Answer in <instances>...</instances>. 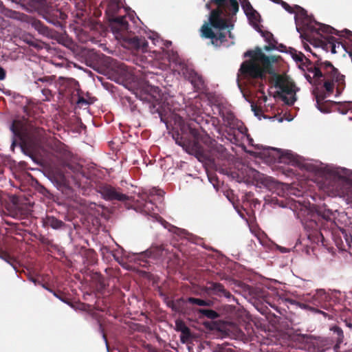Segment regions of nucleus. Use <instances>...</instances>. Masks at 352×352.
<instances>
[{
    "label": "nucleus",
    "mask_w": 352,
    "mask_h": 352,
    "mask_svg": "<svg viewBox=\"0 0 352 352\" xmlns=\"http://www.w3.org/2000/svg\"><path fill=\"white\" fill-rule=\"evenodd\" d=\"M38 107L28 103L23 107L27 116L12 120L10 129L13 135L12 146L19 144L24 154L34 161L36 158L54 164L65 165L72 158L68 146L56 138H48L45 130L38 125L34 120Z\"/></svg>",
    "instance_id": "1"
},
{
    "label": "nucleus",
    "mask_w": 352,
    "mask_h": 352,
    "mask_svg": "<svg viewBox=\"0 0 352 352\" xmlns=\"http://www.w3.org/2000/svg\"><path fill=\"white\" fill-rule=\"evenodd\" d=\"M175 122L182 131L173 135L176 144L183 148H190L199 161L214 160V158L225 160L228 157L227 149L211 138L204 130L199 131L191 123H184L179 116H174Z\"/></svg>",
    "instance_id": "2"
},
{
    "label": "nucleus",
    "mask_w": 352,
    "mask_h": 352,
    "mask_svg": "<svg viewBox=\"0 0 352 352\" xmlns=\"http://www.w3.org/2000/svg\"><path fill=\"white\" fill-rule=\"evenodd\" d=\"M160 92L161 91L157 87L151 86L150 85H144L139 91H138L136 95L140 98L141 100L147 102L151 104V112L153 113H157L162 121L166 124L168 122H173L175 125L174 127L176 128L177 131L173 133V136L175 135V136L177 137V133H179L180 135L182 134L179 126L175 122L174 116H180L184 120V123H191L192 126H194L196 129H199V131L202 130L201 127L197 128L193 122V121H195L197 124H199L198 115L201 113V109L199 106L194 104H189L186 106V111L189 117L197 116V117L195 118H190V122H186L182 116L174 113H171L168 117H166L168 111L170 112L171 109L168 107V104H166L165 102L163 101V97Z\"/></svg>",
    "instance_id": "3"
},
{
    "label": "nucleus",
    "mask_w": 352,
    "mask_h": 352,
    "mask_svg": "<svg viewBox=\"0 0 352 352\" xmlns=\"http://www.w3.org/2000/svg\"><path fill=\"white\" fill-rule=\"evenodd\" d=\"M120 9V0H109L105 13L108 16L109 25L116 39L122 41L124 47L130 49L145 51L147 41L143 36H138L129 31L127 16H116Z\"/></svg>",
    "instance_id": "4"
},
{
    "label": "nucleus",
    "mask_w": 352,
    "mask_h": 352,
    "mask_svg": "<svg viewBox=\"0 0 352 352\" xmlns=\"http://www.w3.org/2000/svg\"><path fill=\"white\" fill-rule=\"evenodd\" d=\"M331 330L337 336L335 344L334 340L331 338H313L308 335H298L294 340V346L310 352H325L333 346L334 351H337L343 342V331L338 326L333 327Z\"/></svg>",
    "instance_id": "5"
},
{
    "label": "nucleus",
    "mask_w": 352,
    "mask_h": 352,
    "mask_svg": "<svg viewBox=\"0 0 352 352\" xmlns=\"http://www.w3.org/2000/svg\"><path fill=\"white\" fill-rule=\"evenodd\" d=\"M333 219V214L331 210L319 207L316 210V214L312 215L311 219L305 220L304 223L305 228L311 230L308 237L315 243L321 242L324 245V229L332 230L337 228Z\"/></svg>",
    "instance_id": "6"
},
{
    "label": "nucleus",
    "mask_w": 352,
    "mask_h": 352,
    "mask_svg": "<svg viewBox=\"0 0 352 352\" xmlns=\"http://www.w3.org/2000/svg\"><path fill=\"white\" fill-rule=\"evenodd\" d=\"M323 76L322 78L323 87L329 96L333 94L334 87L336 88V96H340L345 87L344 76L341 74L331 62L322 61L318 58V63Z\"/></svg>",
    "instance_id": "7"
},
{
    "label": "nucleus",
    "mask_w": 352,
    "mask_h": 352,
    "mask_svg": "<svg viewBox=\"0 0 352 352\" xmlns=\"http://www.w3.org/2000/svg\"><path fill=\"white\" fill-rule=\"evenodd\" d=\"M148 45H147L146 50L144 52L135 49L133 50L138 52L148 53V56L151 58L148 59L147 56H144L146 59V62L162 69H164L171 61L178 63L179 65L182 63L181 61L179 60V56L176 52L173 50H165L164 49L161 48L160 51L154 50L151 52H148Z\"/></svg>",
    "instance_id": "8"
},
{
    "label": "nucleus",
    "mask_w": 352,
    "mask_h": 352,
    "mask_svg": "<svg viewBox=\"0 0 352 352\" xmlns=\"http://www.w3.org/2000/svg\"><path fill=\"white\" fill-rule=\"evenodd\" d=\"M274 86L280 89L277 94L288 105H292L296 100V93L298 89L294 82L286 77L276 75L274 80Z\"/></svg>",
    "instance_id": "9"
},
{
    "label": "nucleus",
    "mask_w": 352,
    "mask_h": 352,
    "mask_svg": "<svg viewBox=\"0 0 352 352\" xmlns=\"http://www.w3.org/2000/svg\"><path fill=\"white\" fill-rule=\"evenodd\" d=\"M267 69L260 64L254 63L252 60L243 61L239 69L238 76L248 81L261 80L265 78Z\"/></svg>",
    "instance_id": "10"
},
{
    "label": "nucleus",
    "mask_w": 352,
    "mask_h": 352,
    "mask_svg": "<svg viewBox=\"0 0 352 352\" xmlns=\"http://www.w3.org/2000/svg\"><path fill=\"white\" fill-rule=\"evenodd\" d=\"M219 115L222 118L226 127L229 129V130L227 131V133L229 136L232 137L230 138L231 141H232V139L234 142L238 141L235 134L236 130L241 134L248 131L243 123L238 120L232 111L228 110H221L219 112Z\"/></svg>",
    "instance_id": "11"
},
{
    "label": "nucleus",
    "mask_w": 352,
    "mask_h": 352,
    "mask_svg": "<svg viewBox=\"0 0 352 352\" xmlns=\"http://www.w3.org/2000/svg\"><path fill=\"white\" fill-rule=\"evenodd\" d=\"M324 237L331 236L340 250L347 252L352 248V234L350 232L338 227L332 230L324 229Z\"/></svg>",
    "instance_id": "12"
},
{
    "label": "nucleus",
    "mask_w": 352,
    "mask_h": 352,
    "mask_svg": "<svg viewBox=\"0 0 352 352\" xmlns=\"http://www.w3.org/2000/svg\"><path fill=\"white\" fill-rule=\"evenodd\" d=\"M304 300L318 309H322L328 311L333 309L331 297L324 289L316 290L313 295L307 294L304 296Z\"/></svg>",
    "instance_id": "13"
},
{
    "label": "nucleus",
    "mask_w": 352,
    "mask_h": 352,
    "mask_svg": "<svg viewBox=\"0 0 352 352\" xmlns=\"http://www.w3.org/2000/svg\"><path fill=\"white\" fill-rule=\"evenodd\" d=\"M244 56L250 57L248 60H252L254 63L263 66L267 69V74H272L274 73L272 63L276 61L275 56H266L259 47L256 48L255 50L247 51Z\"/></svg>",
    "instance_id": "14"
},
{
    "label": "nucleus",
    "mask_w": 352,
    "mask_h": 352,
    "mask_svg": "<svg viewBox=\"0 0 352 352\" xmlns=\"http://www.w3.org/2000/svg\"><path fill=\"white\" fill-rule=\"evenodd\" d=\"M98 192L102 197L109 201H122L126 202L130 200V197L122 193L120 188L113 187L109 184H104L99 187Z\"/></svg>",
    "instance_id": "15"
},
{
    "label": "nucleus",
    "mask_w": 352,
    "mask_h": 352,
    "mask_svg": "<svg viewBox=\"0 0 352 352\" xmlns=\"http://www.w3.org/2000/svg\"><path fill=\"white\" fill-rule=\"evenodd\" d=\"M180 66L184 76L192 84L194 89L197 91H203L205 88V82L202 76L183 63H180Z\"/></svg>",
    "instance_id": "16"
},
{
    "label": "nucleus",
    "mask_w": 352,
    "mask_h": 352,
    "mask_svg": "<svg viewBox=\"0 0 352 352\" xmlns=\"http://www.w3.org/2000/svg\"><path fill=\"white\" fill-rule=\"evenodd\" d=\"M58 82L59 92L64 96H75L76 93L80 91L78 82L74 78L60 77Z\"/></svg>",
    "instance_id": "17"
},
{
    "label": "nucleus",
    "mask_w": 352,
    "mask_h": 352,
    "mask_svg": "<svg viewBox=\"0 0 352 352\" xmlns=\"http://www.w3.org/2000/svg\"><path fill=\"white\" fill-rule=\"evenodd\" d=\"M201 35L206 38L211 39V43L215 46H219L226 41V35L224 32L215 34L208 23H204L201 28Z\"/></svg>",
    "instance_id": "18"
},
{
    "label": "nucleus",
    "mask_w": 352,
    "mask_h": 352,
    "mask_svg": "<svg viewBox=\"0 0 352 352\" xmlns=\"http://www.w3.org/2000/svg\"><path fill=\"white\" fill-rule=\"evenodd\" d=\"M39 14H41L46 21L54 25L60 24L59 19H65V14L60 10L50 8L47 5Z\"/></svg>",
    "instance_id": "19"
},
{
    "label": "nucleus",
    "mask_w": 352,
    "mask_h": 352,
    "mask_svg": "<svg viewBox=\"0 0 352 352\" xmlns=\"http://www.w3.org/2000/svg\"><path fill=\"white\" fill-rule=\"evenodd\" d=\"M322 41V47L324 50L331 51L332 54H336L340 51L346 50V45L342 42L338 41L337 39L332 36L324 37Z\"/></svg>",
    "instance_id": "20"
},
{
    "label": "nucleus",
    "mask_w": 352,
    "mask_h": 352,
    "mask_svg": "<svg viewBox=\"0 0 352 352\" xmlns=\"http://www.w3.org/2000/svg\"><path fill=\"white\" fill-rule=\"evenodd\" d=\"M163 249L161 247L151 248L140 255V265L144 267L149 265L150 261L147 259L157 260L162 256Z\"/></svg>",
    "instance_id": "21"
},
{
    "label": "nucleus",
    "mask_w": 352,
    "mask_h": 352,
    "mask_svg": "<svg viewBox=\"0 0 352 352\" xmlns=\"http://www.w3.org/2000/svg\"><path fill=\"white\" fill-rule=\"evenodd\" d=\"M223 14V10L219 7L212 10L210 16V23L212 27L219 30H225L228 27L227 21L221 17Z\"/></svg>",
    "instance_id": "22"
},
{
    "label": "nucleus",
    "mask_w": 352,
    "mask_h": 352,
    "mask_svg": "<svg viewBox=\"0 0 352 352\" xmlns=\"http://www.w3.org/2000/svg\"><path fill=\"white\" fill-rule=\"evenodd\" d=\"M318 59L312 63L309 58H305L304 65L306 66L307 71L313 74L314 78V85H320L322 83V78L323 76L322 72L320 67Z\"/></svg>",
    "instance_id": "23"
},
{
    "label": "nucleus",
    "mask_w": 352,
    "mask_h": 352,
    "mask_svg": "<svg viewBox=\"0 0 352 352\" xmlns=\"http://www.w3.org/2000/svg\"><path fill=\"white\" fill-rule=\"evenodd\" d=\"M14 2L20 4L25 10L32 12L37 11L38 13L43 10L47 5V0H12Z\"/></svg>",
    "instance_id": "24"
},
{
    "label": "nucleus",
    "mask_w": 352,
    "mask_h": 352,
    "mask_svg": "<svg viewBox=\"0 0 352 352\" xmlns=\"http://www.w3.org/2000/svg\"><path fill=\"white\" fill-rule=\"evenodd\" d=\"M207 289L212 294L219 296L220 297L224 296L227 298H230L232 296L230 292L226 290L224 286L219 283L209 282L208 283Z\"/></svg>",
    "instance_id": "25"
},
{
    "label": "nucleus",
    "mask_w": 352,
    "mask_h": 352,
    "mask_svg": "<svg viewBox=\"0 0 352 352\" xmlns=\"http://www.w3.org/2000/svg\"><path fill=\"white\" fill-rule=\"evenodd\" d=\"M327 96H329L327 94L316 95V107L322 113H329L330 107L336 104V102L331 100H324Z\"/></svg>",
    "instance_id": "26"
},
{
    "label": "nucleus",
    "mask_w": 352,
    "mask_h": 352,
    "mask_svg": "<svg viewBox=\"0 0 352 352\" xmlns=\"http://www.w3.org/2000/svg\"><path fill=\"white\" fill-rule=\"evenodd\" d=\"M30 210L26 204H14L11 210L12 216L16 219H24L30 214Z\"/></svg>",
    "instance_id": "27"
},
{
    "label": "nucleus",
    "mask_w": 352,
    "mask_h": 352,
    "mask_svg": "<svg viewBox=\"0 0 352 352\" xmlns=\"http://www.w3.org/2000/svg\"><path fill=\"white\" fill-rule=\"evenodd\" d=\"M272 151L274 153V155H273V161L275 162L287 163L288 162L287 160H292V156L289 153L283 154L281 150L277 148H272Z\"/></svg>",
    "instance_id": "28"
},
{
    "label": "nucleus",
    "mask_w": 352,
    "mask_h": 352,
    "mask_svg": "<svg viewBox=\"0 0 352 352\" xmlns=\"http://www.w3.org/2000/svg\"><path fill=\"white\" fill-rule=\"evenodd\" d=\"M44 225L57 230L63 228L65 223L53 216H47L44 219Z\"/></svg>",
    "instance_id": "29"
},
{
    "label": "nucleus",
    "mask_w": 352,
    "mask_h": 352,
    "mask_svg": "<svg viewBox=\"0 0 352 352\" xmlns=\"http://www.w3.org/2000/svg\"><path fill=\"white\" fill-rule=\"evenodd\" d=\"M0 12L4 14L5 16L12 18L18 19L20 21L24 20V18L26 16L24 14L20 13L16 11H13L11 10L6 9L4 6H3L2 2L0 1Z\"/></svg>",
    "instance_id": "30"
},
{
    "label": "nucleus",
    "mask_w": 352,
    "mask_h": 352,
    "mask_svg": "<svg viewBox=\"0 0 352 352\" xmlns=\"http://www.w3.org/2000/svg\"><path fill=\"white\" fill-rule=\"evenodd\" d=\"M287 301L289 302L292 305H298L299 307H300L302 309H308V310H310V311H314V312H316V313H320V314H323L324 316H329V314L325 313L324 311H323L321 309H318L317 308H315L314 307H311V306L309 305L307 303L297 302L296 300H293V299H287Z\"/></svg>",
    "instance_id": "31"
},
{
    "label": "nucleus",
    "mask_w": 352,
    "mask_h": 352,
    "mask_svg": "<svg viewBox=\"0 0 352 352\" xmlns=\"http://www.w3.org/2000/svg\"><path fill=\"white\" fill-rule=\"evenodd\" d=\"M221 9H224L227 16L235 15L239 11V3L236 0H229V4L223 7H221Z\"/></svg>",
    "instance_id": "32"
},
{
    "label": "nucleus",
    "mask_w": 352,
    "mask_h": 352,
    "mask_svg": "<svg viewBox=\"0 0 352 352\" xmlns=\"http://www.w3.org/2000/svg\"><path fill=\"white\" fill-rule=\"evenodd\" d=\"M262 36L265 38V40L269 43V45L265 47V50H271L276 47L275 45L276 41L274 38L273 34L267 31H260Z\"/></svg>",
    "instance_id": "33"
},
{
    "label": "nucleus",
    "mask_w": 352,
    "mask_h": 352,
    "mask_svg": "<svg viewBox=\"0 0 352 352\" xmlns=\"http://www.w3.org/2000/svg\"><path fill=\"white\" fill-rule=\"evenodd\" d=\"M295 19L296 20L298 17L304 21L305 23H310L311 19L308 16L307 12L303 8L300 6L295 5Z\"/></svg>",
    "instance_id": "34"
},
{
    "label": "nucleus",
    "mask_w": 352,
    "mask_h": 352,
    "mask_svg": "<svg viewBox=\"0 0 352 352\" xmlns=\"http://www.w3.org/2000/svg\"><path fill=\"white\" fill-rule=\"evenodd\" d=\"M32 27L43 35H47L50 33L49 28L39 20L34 19L32 21Z\"/></svg>",
    "instance_id": "35"
},
{
    "label": "nucleus",
    "mask_w": 352,
    "mask_h": 352,
    "mask_svg": "<svg viewBox=\"0 0 352 352\" xmlns=\"http://www.w3.org/2000/svg\"><path fill=\"white\" fill-rule=\"evenodd\" d=\"M199 313H200L203 316L209 318V319H216L219 317V314L212 309H199Z\"/></svg>",
    "instance_id": "36"
},
{
    "label": "nucleus",
    "mask_w": 352,
    "mask_h": 352,
    "mask_svg": "<svg viewBox=\"0 0 352 352\" xmlns=\"http://www.w3.org/2000/svg\"><path fill=\"white\" fill-rule=\"evenodd\" d=\"M334 104L338 105V111L342 114H346L352 109V103L349 102L344 103L336 102Z\"/></svg>",
    "instance_id": "37"
},
{
    "label": "nucleus",
    "mask_w": 352,
    "mask_h": 352,
    "mask_svg": "<svg viewBox=\"0 0 352 352\" xmlns=\"http://www.w3.org/2000/svg\"><path fill=\"white\" fill-rule=\"evenodd\" d=\"M245 15L247 16V17L248 18L249 21H250V23L252 25H256L257 23L259 22L260 15L256 12V10H252V12L247 13V14H245Z\"/></svg>",
    "instance_id": "38"
},
{
    "label": "nucleus",
    "mask_w": 352,
    "mask_h": 352,
    "mask_svg": "<svg viewBox=\"0 0 352 352\" xmlns=\"http://www.w3.org/2000/svg\"><path fill=\"white\" fill-rule=\"evenodd\" d=\"M186 302L192 305H197L199 306H207L208 302L201 298H196L194 297H189L186 299Z\"/></svg>",
    "instance_id": "39"
},
{
    "label": "nucleus",
    "mask_w": 352,
    "mask_h": 352,
    "mask_svg": "<svg viewBox=\"0 0 352 352\" xmlns=\"http://www.w3.org/2000/svg\"><path fill=\"white\" fill-rule=\"evenodd\" d=\"M80 91L76 93L75 95L77 96V100H76V104L79 107H83L88 106L91 103V102L89 101L88 100L85 99L83 96L80 95Z\"/></svg>",
    "instance_id": "40"
},
{
    "label": "nucleus",
    "mask_w": 352,
    "mask_h": 352,
    "mask_svg": "<svg viewBox=\"0 0 352 352\" xmlns=\"http://www.w3.org/2000/svg\"><path fill=\"white\" fill-rule=\"evenodd\" d=\"M192 336L190 332V329L188 328L184 332L181 333L180 341L184 344L187 343L192 338Z\"/></svg>",
    "instance_id": "41"
},
{
    "label": "nucleus",
    "mask_w": 352,
    "mask_h": 352,
    "mask_svg": "<svg viewBox=\"0 0 352 352\" xmlns=\"http://www.w3.org/2000/svg\"><path fill=\"white\" fill-rule=\"evenodd\" d=\"M189 327L186 326V323L182 320H177L175 321V330L179 332H184Z\"/></svg>",
    "instance_id": "42"
},
{
    "label": "nucleus",
    "mask_w": 352,
    "mask_h": 352,
    "mask_svg": "<svg viewBox=\"0 0 352 352\" xmlns=\"http://www.w3.org/2000/svg\"><path fill=\"white\" fill-rule=\"evenodd\" d=\"M241 6L245 14L254 10L249 0H241Z\"/></svg>",
    "instance_id": "43"
},
{
    "label": "nucleus",
    "mask_w": 352,
    "mask_h": 352,
    "mask_svg": "<svg viewBox=\"0 0 352 352\" xmlns=\"http://www.w3.org/2000/svg\"><path fill=\"white\" fill-rule=\"evenodd\" d=\"M212 352H236L232 348L228 345H218L212 351Z\"/></svg>",
    "instance_id": "44"
},
{
    "label": "nucleus",
    "mask_w": 352,
    "mask_h": 352,
    "mask_svg": "<svg viewBox=\"0 0 352 352\" xmlns=\"http://www.w3.org/2000/svg\"><path fill=\"white\" fill-rule=\"evenodd\" d=\"M38 239L41 242V243H42L44 245L50 246V247L54 246V245L53 243V241L43 235H40L39 237L38 238Z\"/></svg>",
    "instance_id": "45"
},
{
    "label": "nucleus",
    "mask_w": 352,
    "mask_h": 352,
    "mask_svg": "<svg viewBox=\"0 0 352 352\" xmlns=\"http://www.w3.org/2000/svg\"><path fill=\"white\" fill-rule=\"evenodd\" d=\"M319 25V28H318V32L321 31L322 32H324V33H327V34H332L333 33V31H334L335 30L329 26V25H323V24H318Z\"/></svg>",
    "instance_id": "46"
},
{
    "label": "nucleus",
    "mask_w": 352,
    "mask_h": 352,
    "mask_svg": "<svg viewBox=\"0 0 352 352\" xmlns=\"http://www.w3.org/2000/svg\"><path fill=\"white\" fill-rule=\"evenodd\" d=\"M251 109L257 117H259L263 113L262 108L257 106L254 102L251 104Z\"/></svg>",
    "instance_id": "47"
},
{
    "label": "nucleus",
    "mask_w": 352,
    "mask_h": 352,
    "mask_svg": "<svg viewBox=\"0 0 352 352\" xmlns=\"http://www.w3.org/2000/svg\"><path fill=\"white\" fill-rule=\"evenodd\" d=\"M52 294H54V296H56L57 298L60 299L63 302H65L66 303H69L67 302V298H65V295L61 292H60V291H58V292L53 291Z\"/></svg>",
    "instance_id": "48"
},
{
    "label": "nucleus",
    "mask_w": 352,
    "mask_h": 352,
    "mask_svg": "<svg viewBox=\"0 0 352 352\" xmlns=\"http://www.w3.org/2000/svg\"><path fill=\"white\" fill-rule=\"evenodd\" d=\"M281 6L289 13L292 14V13L295 12V10H296L295 6L294 7H292L287 3H286L284 1H283Z\"/></svg>",
    "instance_id": "49"
},
{
    "label": "nucleus",
    "mask_w": 352,
    "mask_h": 352,
    "mask_svg": "<svg viewBox=\"0 0 352 352\" xmlns=\"http://www.w3.org/2000/svg\"><path fill=\"white\" fill-rule=\"evenodd\" d=\"M40 82H52V79H51V77H50V76H45V77H43V78H38L35 81V84L37 85L38 87Z\"/></svg>",
    "instance_id": "50"
},
{
    "label": "nucleus",
    "mask_w": 352,
    "mask_h": 352,
    "mask_svg": "<svg viewBox=\"0 0 352 352\" xmlns=\"http://www.w3.org/2000/svg\"><path fill=\"white\" fill-rule=\"evenodd\" d=\"M305 58H307L303 54L299 53V54H296L294 57V59L297 62L302 63L304 65V63L305 62Z\"/></svg>",
    "instance_id": "51"
},
{
    "label": "nucleus",
    "mask_w": 352,
    "mask_h": 352,
    "mask_svg": "<svg viewBox=\"0 0 352 352\" xmlns=\"http://www.w3.org/2000/svg\"><path fill=\"white\" fill-rule=\"evenodd\" d=\"M227 1L228 0H212V1L219 8L223 7Z\"/></svg>",
    "instance_id": "52"
},
{
    "label": "nucleus",
    "mask_w": 352,
    "mask_h": 352,
    "mask_svg": "<svg viewBox=\"0 0 352 352\" xmlns=\"http://www.w3.org/2000/svg\"><path fill=\"white\" fill-rule=\"evenodd\" d=\"M6 70L0 66V80H3L6 78Z\"/></svg>",
    "instance_id": "53"
},
{
    "label": "nucleus",
    "mask_w": 352,
    "mask_h": 352,
    "mask_svg": "<svg viewBox=\"0 0 352 352\" xmlns=\"http://www.w3.org/2000/svg\"><path fill=\"white\" fill-rule=\"evenodd\" d=\"M334 177L335 179L337 178L340 182H344L348 180L345 177L339 175L338 173H336V174L334 175Z\"/></svg>",
    "instance_id": "54"
},
{
    "label": "nucleus",
    "mask_w": 352,
    "mask_h": 352,
    "mask_svg": "<svg viewBox=\"0 0 352 352\" xmlns=\"http://www.w3.org/2000/svg\"><path fill=\"white\" fill-rule=\"evenodd\" d=\"M305 77L311 84L314 85V78H313V76L311 77L309 74H306Z\"/></svg>",
    "instance_id": "55"
},
{
    "label": "nucleus",
    "mask_w": 352,
    "mask_h": 352,
    "mask_svg": "<svg viewBox=\"0 0 352 352\" xmlns=\"http://www.w3.org/2000/svg\"><path fill=\"white\" fill-rule=\"evenodd\" d=\"M29 280L32 282H33L35 285H36L37 283H39V280H38L36 278L32 276H30L28 277Z\"/></svg>",
    "instance_id": "56"
},
{
    "label": "nucleus",
    "mask_w": 352,
    "mask_h": 352,
    "mask_svg": "<svg viewBox=\"0 0 352 352\" xmlns=\"http://www.w3.org/2000/svg\"><path fill=\"white\" fill-rule=\"evenodd\" d=\"M243 135H245L248 140H249V143L252 144V142H253L252 138L250 137V135L247 133H243Z\"/></svg>",
    "instance_id": "57"
},
{
    "label": "nucleus",
    "mask_w": 352,
    "mask_h": 352,
    "mask_svg": "<svg viewBox=\"0 0 352 352\" xmlns=\"http://www.w3.org/2000/svg\"><path fill=\"white\" fill-rule=\"evenodd\" d=\"M42 92L43 94L45 95V96H47L48 94H51V91L50 89H43L42 90Z\"/></svg>",
    "instance_id": "58"
},
{
    "label": "nucleus",
    "mask_w": 352,
    "mask_h": 352,
    "mask_svg": "<svg viewBox=\"0 0 352 352\" xmlns=\"http://www.w3.org/2000/svg\"><path fill=\"white\" fill-rule=\"evenodd\" d=\"M42 287L43 288H45V289H47V291H49L50 292L52 293V292L54 291L53 289H52L51 288L48 287L45 284H41Z\"/></svg>",
    "instance_id": "59"
},
{
    "label": "nucleus",
    "mask_w": 352,
    "mask_h": 352,
    "mask_svg": "<svg viewBox=\"0 0 352 352\" xmlns=\"http://www.w3.org/2000/svg\"><path fill=\"white\" fill-rule=\"evenodd\" d=\"M99 328H100V330L101 331V332L102 333V335H103L104 338V339H105V340L107 341L106 336H105L104 333L103 332V328H102V324H99Z\"/></svg>",
    "instance_id": "60"
},
{
    "label": "nucleus",
    "mask_w": 352,
    "mask_h": 352,
    "mask_svg": "<svg viewBox=\"0 0 352 352\" xmlns=\"http://www.w3.org/2000/svg\"><path fill=\"white\" fill-rule=\"evenodd\" d=\"M344 51L346 52L347 53H349V55L351 57V60H352V50H351L350 51H348V50L346 48V50H344Z\"/></svg>",
    "instance_id": "61"
},
{
    "label": "nucleus",
    "mask_w": 352,
    "mask_h": 352,
    "mask_svg": "<svg viewBox=\"0 0 352 352\" xmlns=\"http://www.w3.org/2000/svg\"><path fill=\"white\" fill-rule=\"evenodd\" d=\"M307 49L311 52V53L312 54V55H313L314 56H316V57H317V58H318V55H317L315 52H312L311 51V49H310V47H309V46H307Z\"/></svg>",
    "instance_id": "62"
},
{
    "label": "nucleus",
    "mask_w": 352,
    "mask_h": 352,
    "mask_svg": "<svg viewBox=\"0 0 352 352\" xmlns=\"http://www.w3.org/2000/svg\"><path fill=\"white\" fill-rule=\"evenodd\" d=\"M171 45V42L169 41V42H167L166 44V46L168 47L169 45Z\"/></svg>",
    "instance_id": "63"
},
{
    "label": "nucleus",
    "mask_w": 352,
    "mask_h": 352,
    "mask_svg": "<svg viewBox=\"0 0 352 352\" xmlns=\"http://www.w3.org/2000/svg\"><path fill=\"white\" fill-rule=\"evenodd\" d=\"M228 33H229V36H230V38H232V33H231L230 30H228Z\"/></svg>",
    "instance_id": "64"
}]
</instances>
